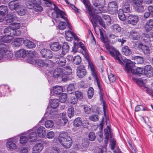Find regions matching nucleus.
<instances>
[{"label": "nucleus", "mask_w": 153, "mask_h": 153, "mask_svg": "<svg viewBox=\"0 0 153 153\" xmlns=\"http://www.w3.org/2000/svg\"><path fill=\"white\" fill-rule=\"evenodd\" d=\"M124 63H126L125 67V69L127 73H131L133 74H137L140 75V74L144 75V68H137L136 70L132 69L134 64L129 60L126 59H124L122 60Z\"/></svg>", "instance_id": "1"}, {"label": "nucleus", "mask_w": 153, "mask_h": 153, "mask_svg": "<svg viewBox=\"0 0 153 153\" xmlns=\"http://www.w3.org/2000/svg\"><path fill=\"white\" fill-rule=\"evenodd\" d=\"M58 139L61 145L66 148H69L72 145V139L66 132H64L60 134Z\"/></svg>", "instance_id": "2"}, {"label": "nucleus", "mask_w": 153, "mask_h": 153, "mask_svg": "<svg viewBox=\"0 0 153 153\" xmlns=\"http://www.w3.org/2000/svg\"><path fill=\"white\" fill-rule=\"evenodd\" d=\"M58 139L61 145L66 148H69L72 145V139L66 132H64L60 134Z\"/></svg>", "instance_id": "3"}, {"label": "nucleus", "mask_w": 153, "mask_h": 153, "mask_svg": "<svg viewBox=\"0 0 153 153\" xmlns=\"http://www.w3.org/2000/svg\"><path fill=\"white\" fill-rule=\"evenodd\" d=\"M105 47L106 49L109 52L111 56L114 57L115 59L118 60V62L120 64H123L120 57V54L118 51L111 45L108 44H105Z\"/></svg>", "instance_id": "4"}, {"label": "nucleus", "mask_w": 153, "mask_h": 153, "mask_svg": "<svg viewBox=\"0 0 153 153\" xmlns=\"http://www.w3.org/2000/svg\"><path fill=\"white\" fill-rule=\"evenodd\" d=\"M89 4L91 9L92 13H94V14L99 13L98 10L100 12L103 11V8H104L105 5V0H94L93 1V4L94 6L97 7V9L94 11L93 8H92L90 6V4Z\"/></svg>", "instance_id": "5"}, {"label": "nucleus", "mask_w": 153, "mask_h": 153, "mask_svg": "<svg viewBox=\"0 0 153 153\" xmlns=\"http://www.w3.org/2000/svg\"><path fill=\"white\" fill-rule=\"evenodd\" d=\"M88 13L90 16L92 17V20H91V22L93 26L94 30H95V27L96 26V22L97 21H99V24L103 27H105V22L103 21L102 19H101L100 17L96 15V14H94V13H92L91 9V12L92 13V15H90L89 13V11L88 10Z\"/></svg>", "instance_id": "6"}, {"label": "nucleus", "mask_w": 153, "mask_h": 153, "mask_svg": "<svg viewBox=\"0 0 153 153\" xmlns=\"http://www.w3.org/2000/svg\"><path fill=\"white\" fill-rule=\"evenodd\" d=\"M19 139L13 137L7 140L6 144L7 148L10 150H14L18 148V146L16 144L19 141Z\"/></svg>", "instance_id": "7"}, {"label": "nucleus", "mask_w": 153, "mask_h": 153, "mask_svg": "<svg viewBox=\"0 0 153 153\" xmlns=\"http://www.w3.org/2000/svg\"><path fill=\"white\" fill-rule=\"evenodd\" d=\"M36 127L33 128L32 129L29 130L25 133L28 138V140L30 142L35 141L37 138V135L36 131Z\"/></svg>", "instance_id": "8"}, {"label": "nucleus", "mask_w": 153, "mask_h": 153, "mask_svg": "<svg viewBox=\"0 0 153 153\" xmlns=\"http://www.w3.org/2000/svg\"><path fill=\"white\" fill-rule=\"evenodd\" d=\"M54 6V10L55 11L56 14V18H58L59 17V15H60L61 17L66 21L67 23L68 24V27L71 30H72V27L71 26L69 22L68 21L67 19V17L65 13L61 11L59 9H58L56 5L55 4H53Z\"/></svg>", "instance_id": "9"}, {"label": "nucleus", "mask_w": 153, "mask_h": 153, "mask_svg": "<svg viewBox=\"0 0 153 153\" xmlns=\"http://www.w3.org/2000/svg\"><path fill=\"white\" fill-rule=\"evenodd\" d=\"M66 113L64 112L62 113L60 119H57L55 120L56 127L59 128L60 127L66 124L68 122V119L65 116Z\"/></svg>", "instance_id": "10"}, {"label": "nucleus", "mask_w": 153, "mask_h": 153, "mask_svg": "<svg viewBox=\"0 0 153 153\" xmlns=\"http://www.w3.org/2000/svg\"><path fill=\"white\" fill-rule=\"evenodd\" d=\"M4 34L7 36H19L21 34V32L20 31L18 30L17 32L16 30L11 28L9 27L5 28L4 30Z\"/></svg>", "instance_id": "11"}, {"label": "nucleus", "mask_w": 153, "mask_h": 153, "mask_svg": "<svg viewBox=\"0 0 153 153\" xmlns=\"http://www.w3.org/2000/svg\"><path fill=\"white\" fill-rule=\"evenodd\" d=\"M3 59L5 60L11 59L13 56V54L8 46L4 50H1Z\"/></svg>", "instance_id": "12"}, {"label": "nucleus", "mask_w": 153, "mask_h": 153, "mask_svg": "<svg viewBox=\"0 0 153 153\" xmlns=\"http://www.w3.org/2000/svg\"><path fill=\"white\" fill-rule=\"evenodd\" d=\"M36 63L35 64H37L40 67H51L53 65V63L51 60H42L40 59H36Z\"/></svg>", "instance_id": "13"}, {"label": "nucleus", "mask_w": 153, "mask_h": 153, "mask_svg": "<svg viewBox=\"0 0 153 153\" xmlns=\"http://www.w3.org/2000/svg\"><path fill=\"white\" fill-rule=\"evenodd\" d=\"M88 68H90L91 71V74L92 76L95 78L96 80L97 84L99 87V85L98 82V76L97 72L95 70L94 66L92 62L88 60Z\"/></svg>", "instance_id": "14"}, {"label": "nucleus", "mask_w": 153, "mask_h": 153, "mask_svg": "<svg viewBox=\"0 0 153 153\" xmlns=\"http://www.w3.org/2000/svg\"><path fill=\"white\" fill-rule=\"evenodd\" d=\"M27 62L30 64L35 65L36 62L34 57L36 54V52L34 51H30L27 52Z\"/></svg>", "instance_id": "15"}, {"label": "nucleus", "mask_w": 153, "mask_h": 153, "mask_svg": "<svg viewBox=\"0 0 153 153\" xmlns=\"http://www.w3.org/2000/svg\"><path fill=\"white\" fill-rule=\"evenodd\" d=\"M138 17L135 15H130L127 18V22L128 24L133 25H136L138 21Z\"/></svg>", "instance_id": "16"}, {"label": "nucleus", "mask_w": 153, "mask_h": 153, "mask_svg": "<svg viewBox=\"0 0 153 153\" xmlns=\"http://www.w3.org/2000/svg\"><path fill=\"white\" fill-rule=\"evenodd\" d=\"M136 47L141 49L145 54L148 55L150 54V50L148 46L142 43H138L136 45Z\"/></svg>", "instance_id": "17"}, {"label": "nucleus", "mask_w": 153, "mask_h": 153, "mask_svg": "<svg viewBox=\"0 0 153 153\" xmlns=\"http://www.w3.org/2000/svg\"><path fill=\"white\" fill-rule=\"evenodd\" d=\"M144 75L150 77L153 75V69L150 65H146L144 68Z\"/></svg>", "instance_id": "18"}, {"label": "nucleus", "mask_w": 153, "mask_h": 153, "mask_svg": "<svg viewBox=\"0 0 153 153\" xmlns=\"http://www.w3.org/2000/svg\"><path fill=\"white\" fill-rule=\"evenodd\" d=\"M18 17L11 14L7 15L4 19V25H7L15 20H17Z\"/></svg>", "instance_id": "19"}, {"label": "nucleus", "mask_w": 153, "mask_h": 153, "mask_svg": "<svg viewBox=\"0 0 153 153\" xmlns=\"http://www.w3.org/2000/svg\"><path fill=\"white\" fill-rule=\"evenodd\" d=\"M86 71L85 68L83 66H80L78 68L77 75L80 78H82L85 76Z\"/></svg>", "instance_id": "20"}, {"label": "nucleus", "mask_w": 153, "mask_h": 153, "mask_svg": "<svg viewBox=\"0 0 153 153\" xmlns=\"http://www.w3.org/2000/svg\"><path fill=\"white\" fill-rule=\"evenodd\" d=\"M43 148L42 143H39L35 145L32 149V153H39L40 152Z\"/></svg>", "instance_id": "21"}, {"label": "nucleus", "mask_w": 153, "mask_h": 153, "mask_svg": "<svg viewBox=\"0 0 153 153\" xmlns=\"http://www.w3.org/2000/svg\"><path fill=\"white\" fill-rule=\"evenodd\" d=\"M20 4L16 1L13 0L9 3V8L11 10H17Z\"/></svg>", "instance_id": "22"}, {"label": "nucleus", "mask_w": 153, "mask_h": 153, "mask_svg": "<svg viewBox=\"0 0 153 153\" xmlns=\"http://www.w3.org/2000/svg\"><path fill=\"white\" fill-rule=\"evenodd\" d=\"M108 10L111 12H114L116 11L118 9V5L117 2L113 1L109 2L108 4Z\"/></svg>", "instance_id": "23"}, {"label": "nucleus", "mask_w": 153, "mask_h": 153, "mask_svg": "<svg viewBox=\"0 0 153 153\" xmlns=\"http://www.w3.org/2000/svg\"><path fill=\"white\" fill-rule=\"evenodd\" d=\"M16 12L20 16L24 15L27 13L26 8L24 6L20 4L16 10Z\"/></svg>", "instance_id": "24"}, {"label": "nucleus", "mask_w": 153, "mask_h": 153, "mask_svg": "<svg viewBox=\"0 0 153 153\" xmlns=\"http://www.w3.org/2000/svg\"><path fill=\"white\" fill-rule=\"evenodd\" d=\"M65 38L67 40L71 41L73 37H74L75 39L78 40V39L74 33L70 31H65Z\"/></svg>", "instance_id": "25"}, {"label": "nucleus", "mask_w": 153, "mask_h": 153, "mask_svg": "<svg viewBox=\"0 0 153 153\" xmlns=\"http://www.w3.org/2000/svg\"><path fill=\"white\" fill-rule=\"evenodd\" d=\"M79 46L81 49V50H80L81 53L85 56V58L88 60V54L87 52V50L85 47L84 44L80 42L79 43Z\"/></svg>", "instance_id": "26"}, {"label": "nucleus", "mask_w": 153, "mask_h": 153, "mask_svg": "<svg viewBox=\"0 0 153 153\" xmlns=\"http://www.w3.org/2000/svg\"><path fill=\"white\" fill-rule=\"evenodd\" d=\"M39 137H44L46 134V130L45 128L43 126H40L36 129Z\"/></svg>", "instance_id": "27"}, {"label": "nucleus", "mask_w": 153, "mask_h": 153, "mask_svg": "<svg viewBox=\"0 0 153 153\" xmlns=\"http://www.w3.org/2000/svg\"><path fill=\"white\" fill-rule=\"evenodd\" d=\"M153 28V20L150 19L146 23L145 29L147 32L151 30Z\"/></svg>", "instance_id": "28"}, {"label": "nucleus", "mask_w": 153, "mask_h": 153, "mask_svg": "<svg viewBox=\"0 0 153 153\" xmlns=\"http://www.w3.org/2000/svg\"><path fill=\"white\" fill-rule=\"evenodd\" d=\"M61 45L57 42H54L51 44L50 48L51 49L54 51L59 50L61 48Z\"/></svg>", "instance_id": "29"}, {"label": "nucleus", "mask_w": 153, "mask_h": 153, "mask_svg": "<svg viewBox=\"0 0 153 153\" xmlns=\"http://www.w3.org/2000/svg\"><path fill=\"white\" fill-rule=\"evenodd\" d=\"M53 75L55 78L58 77H60L63 72H62V69L60 68H57L52 72Z\"/></svg>", "instance_id": "30"}, {"label": "nucleus", "mask_w": 153, "mask_h": 153, "mask_svg": "<svg viewBox=\"0 0 153 153\" xmlns=\"http://www.w3.org/2000/svg\"><path fill=\"white\" fill-rule=\"evenodd\" d=\"M27 52L24 49H22L16 51L15 55L17 57H24L26 56Z\"/></svg>", "instance_id": "31"}, {"label": "nucleus", "mask_w": 153, "mask_h": 153, "mask_svg": "<svg viewBox=\"0 0 153 153\" xmlns=\"http://www.w3.org/2000/svg\"><path fill=\"white\" fill-rule=\"evenodd\" d=\"M106 124L107 125V128L104 129L105 134V136H110L111 137L112 135L111 134V129L109 127V125L110 122L108 120H106Z\"/></svg>", "instance_id": "32"}, {"label": "nucleus", "mask_w": 153, "mask_h": 153, "mask_svg": "<svg viewBox=\"0 0 153 153\" xmlns=\"http://www.w3.org/2000/svg\"><path fill=\"white\" fill-rule=\"evenodd\" d=\"M13 39V36H7L5 35V36L1 37L0 41L5 43H9Z\"/></svg>", "instance_id": "33"}, {"label": "nucleus", "mask_w": 153, "mask_h": 153, "mask_svg": "<svg viewBox=\"0 0 153 153\" xmlns=\"http://www.w3.org/2000/svg\"><path fill=\"white\" fill-rule=\"evenodd\" d=\"M26 133L23 134L20 137L19 142L20 144H25L28 140V138L27 137Z\"/></svg>", "instance_id": "34"}, {"label": "nucleus", "mask_w": 153, "mask_h": 153, "mask_svg": "<svg viewBox=\"0 0 153 153\" xmlns=\"http://www.w3.org/2000/svg\"><path fill=\"white\" fill-rule=\"evenodd\" d=\"M50 104L52 108H55L59 106V101L56 99H51L50 101Z\"/></svg>", "instance_id": "35"}, {"label": "nucleus", "mask_w": 153, "mask_h": 153, "mask_svg": "<svg viewBox=\"0 0 153 153\" xmlns=\"http://www.w3.org/2000/svg\"><path fill=\"white\" fill-rule=\"evenodd\" d=\"M121 51L122 53L126 56H129L131 53V49L127 46L123 47Z\"/></svg>", "instance_id": "36"}, {"label": "nucleus", "mask_w": 153, "mask_h": 153, "mask_svg": "<svg viewBox=\"0 0 153 153\" xmlns=\"http://www.w3.org/2000/svg\"><path fill=\"white\" fill-rule=\"evenodd\" d=\"M23 43L25 46L30 48H34L36 47L34 43L29 40L27 39L24 40Z\"/></svg>", "instance_id": "37"}, {"label": "nucleus", "mask_w": 153, "mask_h": 153, "mask_svg": "<svg viewBox=\"0 0 153 153\" xmlns=\"http://www.w3.org/2000/svg\"><path fill=\"white\" fill-rule=\"evenodd\" d=\"M130 35L133 40H138L140 38V35L139 33L134 30H132L130 32Z\"/></svg>", "instance_id": "38"}, {"label": "nucleus", "mask_w": 153, "mask_h": 153, "mask_svg": "<svg viewBox=\"0 0 153 153\" xmlns=\"http://www.w3.org/2000/svg\"><path fill=\"white\" fill-rule=\"evenodd\" d=\"M128 2H132L134 7L142 5L143 3L142 0H126Z\"/></svg>", "instance_id": "39"}, {"label": "nucleus", "mask_w": 153, "mask_h": 153, "mask_svg": "<svg viewBox=\"0 0 153 153\" xmlns=\"http://www.w3.org/2000/svg\"><path fill=\"white\" fill-rule=\"evenodd\" d=\"M52 90L54 93L58 94L62 92L63 89L62 86H56L53 88Z\"/></svg>", "instance_id": "40"}, {"label": "nucleus", "mask_w": 153, "mask_h": 153, "mask_svg": "<svg viewBox=\"0 0 153 153\" xmlns=\"http://www.w3.org/2000/svg\"><path fill=\"white\" fill-rule=\"evenodd\" d=\"M24 41L22 38L16 39H14L13 44L15 46H20L22 45Z\"/></svg>", "instance_id": "41"}, {"label": "nucleus", "mask_w": 153, "mask_h": 153, "mask_svg": "<svg viewBox=\"0 0 153 153\" xmlns=\"http://www.w3.org/2000/svg\"><path fill=\"white\" fill-rule=\"evenodd\" d=\"M153 35V34L151 35V36H150L148 34H145L143 33L142 34V39L144 41L146 42H149L151 41V36L152 37H153L152 36Z\"/></svg>", "instance_id": "42"}, {"label": "nucleus", "mask_w": 153, "mask_h": 153, "mask_svg": "<svg viewBox=\"0 0 153 153\" xmlns=\"http://www.w3.org/2000/svg\"><path fill=\"white\" fill-rule=\"evenodd\" d=\"M69 46L67 43H64L62 47V53L63 55L65 54L69 50Z\"/></svg>", "instance_id": "43"}, {"label": "nucleus", "mask_w": 153, "mask_h": 153, "mask_svg": "<svg viewBox=\"0 0 153 153\" xmlns=\"http://www.w3.org/2000/svg\"><path fill=\"white\" fill-rule=\"evenodd\" d=\"M81 58L79 56L77 55L73 58L72 62L74 64L78 65L81 63Z\"/></svg>", "instance_id": "44"}, {"label": "nucleus", "mask_w": 153, "mask_h": 153, "mask_svg": "<svg viewBox=\"0 0 153 153\" xmlns=\"http://www.w3.org/2000/svg\"><path fill=\"white\" fill-rule=\"evenodd\" d=\"M135 64H141L143 63V58L140 56H136L134 58Z\"/></svg>", "instance_id": "45"}, {"label": "nucleus", "mask_w": 153, "mask_h": 153, "mask_svg": "<svg viewBox=\"0 0 153 153\" xmlns=\"http://www.w3.org/2000/svg\"><path fill=\"white\" fill-rule=\"evenodd\" d=\"M63 74L66 75H69L71 74L72 72V70L71 68L68 66L66 68H64L62 69Z\"/></svg>", "instance_id": "46"}, {"label": "nucleus", "mask_w": 153, "mask_h": 153, "mask_svg": "<svg viewBox=\"0 0 153 153\" xmlns=\"http://www.w3.org/2000/svg\"><path fill=\"white\" fill-rule=\"evenodd\" d=\"M58 59L59 60L58 62L59 65L61 66H64L66 62L65 58L64 57L62 56L59 58H58Z\"/></svg>", "instance_id": "47"}, {"label": "nucleus", "mask_w": 153, "mask_h": 153, "mask_svg": "<svg viewBox=\"0 0 153 153\" xmlns=\"http://www.w3.org/2000/svg\"><path fill=\"white\" fill-rule=\"evenodd\" d=\"M112 28L113 31L115 33H119L121 30V27L118 24L113 25L112 26Z\"/></svg>", "instance_id": "48"}, {"label": "nucleus", "mask_w": 153, "mask_h": 153, "mask_svg": "<svg viewBox=\"0 0 153 153\" xmlns=\"http://www.w3.org/2000/svg\"><path fill=\"white\" fill-rule=\"evenodd\" d=\"M124 12L122 9H120L118 13L119 18L120 20L122 21L125 20L126 19Z\"/></svg>", "instance_id": "49"}, {"label": "nucleus", "mask_w": 153, "mask_h": 153, "mask_svg": "<svg viewBox=\"0 0 153 153\" xmlns=\"http://www.w3.org/2000/svg\"><path fill=\"white\" fill-rule=\"evenodd\" d=\"M54 125V123L52 121L49 120L46 121L45 123V126L47 128H52Z\"/></svg>", "instance_id": "50"}, {"label": "nucleus", "mask_w": 153, "mask_h": 153, "mask_svg": "<svg viewBox=\"0 0 153 153\" xmlns=\"http://www.w3.org/2000/svg\"><path fill=\"white\" fill-rule=\"evenodd\" d=\"M74 113V108L70 106L69 107L68 111V115L70 118H71L72 117Z\"/></svg>", "instance_id": "51"}, {"label": "nucleus", "mask_w": 153, "mask_h": 153, "mask_svg": "<svg viewBox=\"0 0 153 153\" xmlns=\"http://www.w3.org/2000/svg\"><path fill=\"white\" fill-rule=\"evenodd\" d=\"M83 3L85 5L87 10L89 11V13L92 15V13L91 12V9L88 4V0H82Z\"/></svg>", "instance_id": "52"}, {"label": "nucleus", "mask_w": 153, "mask_h": 153, "mask_svg": "<svg viewBox=\"0 0 153 153\" xmlns=\"http://www.w3.org/2000/svg\"><path fill=\"white\" fill-rule=\"evenodd\" d=\"M74 95L77 100H81L83 98V94L82 93L79 91H76Z\"/></svg>", "instance_id": "53"}, {"label": "nucleus", "mask_w": 153, "mask_h": 153, "mask_svg": "<svg viewBox=\"0 0 153 153\" xmlns=\"http://www.w3.org/2000/svg\"><path fill=\"white\" fill-rule=\"evenodd\" d=\"M74 125L76 126H79L82 124V122L80 118H77L74 121Z\"/></svg>", "instance_id": "54"}, {"label": "nucleus", "mask_w": 153, "mask_h": 153, "mask_svg": "<svg viewBox=\"0 0 153 153\" xmlns=\"http://www.w3.org/2000/svg\"><path fill=\"white\" fill-rule=\"evenodd\" d=\"M20 24L19 23H14L12 24L10 27L12 29H14L16 30V29H19L20 27Z\"/></svg>", "instance_id": "55"}, {"label": "nucleus", "mask_w": 153, "mask_h": 153, "mask_svg": "<svg viewBox=\"0 0 153 153\" xmlns=\"http://www.w3.org/2000/svg\"><path fill=\"white\" fill-rule=\"evenodd\" d=\"M67 98V95L65 93H62L59 97V100L61 102H65Z\"/></svg>", "instance_id": "56"}, {"label": "nucleus", "mask_w": 153, "mask_h": 153, "mask_svg": "<svg viewBox=\"0 0 153 153\" xmlns=\"http://www.w3.org/2000/svg\"><path fill=\"white\" fill-rule=\"evenodd\" d=\"M83 108L85 114H89L90 113L91 111V108L88 105H83Z\"/></svg>", "instance_id": "57"}, {"label": "nucleus", "mask_w": 153, "mask_h": 153, "mask_svg": "<svg viewBox=\"0 0 153 153\" xmlns=\"http://www.w3.org/2000/svg\"><path fill=\"white\" fill-rule=\"evenodd\" d=\"M7 7L5 6H2L0 7V14L2 15H5L7 11Z\"/></svg>", "instance_id": "58"}, {"label": "nucleus", "mask_w": 153, "mask_h": 153, "mask_svg": "<svg viewBox=\"0 0 153 153\" xmlns=\"http://www.w3.org/2000/svg\"><path fill=\"white\" fill-rule=\"evenodd\" d=\"M94 93V91L92 88H90L88 90V98L91 99L93 97Z\"/></svg>", "instance_id": "59"}, {"label": "nucleus", "mask_w": 153, "mask_h": 153, "mask_svg": "<svg viewBox=\"0 0 153 153\" xmlns=\"http://www.w3.org/2000/svg\"><path fill=\"white\" fill-rule=\"evenodd\" d=\"M33 8L36 11L38 12L41 11L43 10L42 7L39 4H34Z\"/></svg>", "instance_id": "60"}, {"label": "nucleus", "mask_w": 153, "mask_h": 153, "mask_svg": "<svg viewBox=\"0 0 153 153\" xmlns=\"http://www.w3.org/2000/svg\"><path fill=\"white\" fill-rule=\"evenodd\" d=\"M123 11L126 13H128L130 11V5L128 3H125L123 8Z\"/></svg>", "instance_id": "61"}, {"label": "nucleus", "mask_w": 153, "mask_h": 153, "mask_svg": "<svg viewBox=\"0 0 153 153\" xmlns=\"http://www.w3.org/2000/svg\"><path fill=\"white\" fill-rule=\"evenodd\" d=\"M25 4L27 7L29 9H32L33 8L34 5L32 2L28 0H26Z\"/></svg>", "instance_id": "62"}, {"label": "nucleus", "mask_w": 153, "mask_h": 153, "mask_svg": "<svg viewBox=\"0 0 153 153\" xmlns=\"http://www.w3.org/2000/svg\"><path fill=\"white\" fill-rule=\"evenodd\" d=\"M68 101L71 104L74 105L77 102V99L74 96H72L69 100Z\"/></svg>", "instance_id": "63"}, {"label": "nucleus", "mask_w": 153, "mask_h": 153, "mask_svg": "<svg viewBox=\"0 0 153 153\" xmlns=\"http://www.w3.org/2000/svg\"><path fill=\"white\" fill-rule=\"evenodd\" d=\"M60 150L58 147H54L52 148L50 150L51 153H60Z\"/></svg>", "instance_id": "64"}]
</instances>
